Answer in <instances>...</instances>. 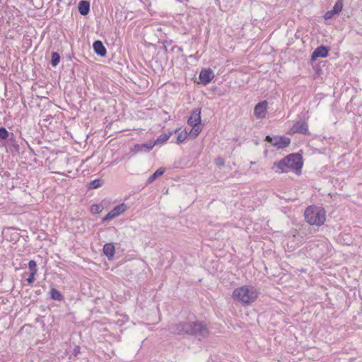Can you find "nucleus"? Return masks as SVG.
I'll return each instance as SVG.
<instances>
[{
  "label": "nucleus",
  "instance_id": "obj_1",
  "mask_svg": "<svg viewBox=\"0 0 362 362\" xmlns=\"http://www.w3.org/2000/svg\"><path fill=\"white\" fill-rule=\"evenodd\" d=\"M168 330L173 334L189 336L201 341L207 338L210 332L206 323L201 320H185L168 325Z\"/></svg>",
  "mask_w": 362,
  "mask_h": 362
},
{
  "label": "nucleus",
  "instance_id": "obj_2",
  "mask_svg": "<svg viewBox=\"0 0 362 362\" xmlns=\"http://www.w3.org/2000/svg\"><path fill=\"white\" fill-rule=\"evenodd\" d=\"M258 294L259 293L255 287L243 286L235 288L233 292L232 296L235 300L245 304H250L257 298Z\"/></svg>",
  "mask_w": 362,
  "mask_h": 362
},
{
  "label": "nucleus",
  "instance_id": "obj_3",
  "mask_svg": "<svg viewBox=\"0 0 362 362\" xmlns=\"http://www.w3.org/2000/svg\"><path fill=\"white\" fill-rule=\"evenodd\" d=\"M304 216L310 225L322 226L325 221V211L323 209L310 206L305 209Z\"/></svg>",
  "mask_w": 362,
  "mask_h": 362
},
{
  "label": "nucleus",
  "instance_id": "obj_4",
  "mask_svg": "<svg viewBox=\"0 0 362 362\" xmlns=\"http://www.w3.org/2000/svg\"><path fill=\"white\" fill-rule=\"evenodd\" d=\"M303 161V160H280L278 163H274V165L279 173L295 171L296 174L299 175L301 173Z\"/></svg>",
  "mask_w": 362,
  "mask_h": 362
},
{
  "label": "nucleus",
  "instance_id": "obj_5",
  "mask_svg": "<svg viewBox=\"0 0 362 362\" xmlns=\"http://www.w3.org/2000/svg\"><path fill=\"white\" fill-rule=\"evenodd\" d=\"M57 160H52L49 164V168L55 170V173L59 174H74V172H78L77 165L76 164V160H59L61 163L59 166H55V162Z\"/></svg>",
  "mask_w": 362,
  "mask_h": 362
},
{
  "label": "nucleus",
  "instance_id": "obj_6",
  "mask_svg": "<svg viewBox=\"0 0 362 362\" xmlns=\"http://www.w3.org/2000/svg\"><path fill=\"white\" fill-rule=\"evenodd\" d=\"M266 141L277 149H283L287 147L291 143L290 139L286 136H267Z\"/></svg>",
  "mask_w": 362,
  "mask_h": 362
},
{
  "label": "nucleus",
  "instance_id": "obj_7",
  "mask_svg": "<svg viewBox=\"0 0 362 362\" xmlns=\"http://www.w3.org/2000/svg\"><path fill=\"white\" fill-rule=\"evenodd\" d=\"M290 132L292 134L298 133L303 135L310 134L308 129V122L305 120L302 119L296 120L291 128Z\"/></svg>",
  "mask_w": 362,
  "mask_h": 362
},
{
  "label": "nucleus",
  "instance_id": "obj_8",
  "mask_svg": "<svg viewBox=\"0 0 362 362\" xmlns=\"http://www.w3.org/2000/svg\"><path fill=\"white\" fill-rule=\"evenodd\" d=\"M127 209V206L124 203L115 206L104 218H103L102 222L103 223L115 218L124 212Z\"/></svg>",
  "mask_w": 362,
  "mask_h": 362
},
{
  "label": "nucleus",
  "instance_id": "obj_9",
  "mask_svg": "<svg viewBox=\"0 0 362 362\" xmlns=\"http://www.w3.org/2000/svg\"><path fill=\"white\" fill-rule=\"evenodd\" d=\"M154 147V144L148 141L144 144H136L130 148V151L134 154L148 153L151 151Z\"/></svg>",
  "mask_w": 362,
  "mask_h": 362
},
{
  "label": "nucleus",
  "instance_id": "obj_10",
  "mask_svg": "<svg viewBox=\"0 0 362 362\" xmlns=\"http://www.w3.org/2000/svg\"><path fill=\"white\" fill-rule=\"evenodd\" d=\"M267 109V102L266 100L258 103L254 108V114L257 118L262 119L265 117Z\"/></svg>",
  "mask_w": 362,
  "mask_h": 362
},
{
  "label": "nucleus",
  "instance_id": "obj_11",
  "mask_svg": "<svg viewBox=\"0 0 362 362\" xmlns=\"http://www.w3.org/2000/svg\"><path fill=\"white\" fill-rule=\"evenodd\" d=\"M214 74L211 69H202L199 74V79L202 83L204 86L209 83L214 78Z\"/></svg>",
  "mask_w": 362,
  "mask_h": 362
},
{
  "label": "nucleus",
  "instance_id": "obj_12",
  "mask_svg": "<svg viewBox=\"0 0 362 362\" xmlns=\"http://www.w3.org/2000/svg\"><path fill=\"white\" fill-rule=\"evenodd\" d=\"M187 124L189 126H197L201 124V109L197 108L192 111Z\"/></svg>",
  "mask_w": 362,
  "mask_h": 362
},
{
  "label": "nucleus",
  "instance_id": "obj_13",
  "mask_svg": "<svg viewBox=\"0 0 362 362\" xmlns=\"http://www.w3.org/2000/svg\"><path fill=\"white\" fill-rule=\"evenodd\" d=\"M328 49L325 46H319L317 47L312 53L311 59L315 60L316 59L325 58L328 55Z\"/></svg>",
  "mask_w": 362,
  "mask_h": 362
},
{
  "label": "nucleus",
  "instance_id": "obj_14",
  "mask_svg": "<svg viewBox=\"0 0 362 362\" xmlns=\"http://www.w3.org/2000/svg\"><path fill=\"white\" fill-rule=\"evenodd\" d=\"M8 149L9 151L12 152L13 156H17L20 152V146L16 141L14 134L8 140Z\"/></svg>",
  "mask_w": 362,
  "mask_h": 362
},
{
  "label": "nucleus",
  "instance_id": "obj_15",
  "mask_svg": "<svg viewBox=\"0 0 362 362\" xmlns=\"http://www.w3.org/2000/svg\"><path fill=\"white\" fill-rule=\"evenodd\" d=\"M173 132H168V133H164L160 134L157 137L156 140L151 141V143L154 144L155 146H162L170 138Z\"/></svg>",
  "mask_w": 362,
  "mask_h": 362
},
{
  "label": "nucleus",
  "instance_id": "obj_16",
  "mask_svg": "<svg viewBox=\"0 0 362 362\" xmlns=\"http://www.w3.org/2000/svg\"><path fill=\"white\" fill-rule=\"evenodd\" d=\"M93 47L94 52L100 57L105 56L107 51L103 42L100 40H96L93 42Z\"/></svg>",
  "mask_w": 362,
  "mask_h": 362
},
{
  "label": "nucleus",
  "instance_id": "obj_17",
  "mask_svg": "<svg viewBox=\"0 0 362 362\" xmlns=\"http://www.w3.org/2000/svg\"><path fill=\"white\" fill-rule=\"evenodd\" d=\"M103 253L108 258L109 260L112 259L115 253V247L113 243H106L103 247Z\"/></svg>",
  "mask_w": 362,
  "mask_h": 362
},
{
  "label": "nucleus",
  "instance_id": "obj_18",
  "mask_svg": "<svg viewBox=\"0 0 362 362\" xmlns=\"http://www.w3.org/2000/svg\"><path fill=\"white\" fill-rule=\"evenodd\" d=\"M166 168L160 167L157 170H156L147 180L146 185H150L153 183L156 179L163 175L165 172Z\"/></svg>",
  "mask_w": 362,
  "mask_h": 362
},
{
  "label": "nucleus",
  "instance_id": "obj_19",
  "mask_svg": "<svg viewBox=\"0 0 362 362\" xmlns=\"http://www.w3.org/2000/svg\"><path fill=\"white\" fill-rule=\"evenodd\" d=\"M90 11V3L87 1H81L78 4V11L82 16H86Z\"/></svg>",
  "mask_w": 362,
  "mask_h": 362
},
{
  "label": "nucleus",
  "instance_id": "obj_20",
  "mask_svg": "<svg viewBox=\"0 0 362 362\" xmlns=\"http://www.w3.org/2000/svg\"><path fill=\"white\" fill-rule=\"evenodd\" d=\"M180 129H176L175 133H177V136L176 137V143L177 144H181L184 142L187 136H188V132L186 131V129L182 130L180 132Z\"/></svg>",
  "mask_w": 362,
  "mask_h": 362
},
{
  "label": "nucleus",
  "instance_id": "obj_21",
  "mask_svg": "<svg viewBox=\"0 0 362 362\" xmlns=\"http://www.w3.org/2000/svg\"><path fill=\"white\" fill-rule=\"evenodd\" d=\"M13 133L8 132L5 127H0V143L2 141L9 140L12 137Z\"/></svg>",
  "mask_w": 362,
  "mask_h": 362
},
{
  "label": "nucleus",
  "instance_id": "obj_22",
  "mask_svg": "<svg viewBox=\"0 0 362 362\" xmlns=\"http://www.w3.org/2000/svg\"><path fill=\"white\" fill-rule=\"evenodd\" d=\"M49 293L50 297L53 300L61 301L64 298L62 294L54 288H52Z\"/></svg>",
  "mask_w": 362,
  "mask_h": 362
},
{
  "label": "nucleus",
  "instance_id": "obj_23",
  "mask_svg": "<svg viewBox=\"0 0 362 362\" xmlns=\"http://www.w3.org/2000/svg\"><path fill=\"white\" fill-rule=\"evenodd\" d=\"M103 184V180H100V179H96V180H94L90 182L88 184V189H97V188L101 187Z\"/></svg>",
  "mask_w": 362,
  "mask_h": 362
},
{
  "label": "nucleus",
  "instance_id": "obj_24",
  "mask_svg": "<svg viewBox=\"0 0 362 362\" xmlns=\"http://www.w3.org/2000/svg\"><path fill=\"white\" fill-rule=\"evenodd\" d=\"M59 61H60L59 54L57 52H52V57H51V62H50L52 66L55 67L56 66L58 65V64L59 63Z\"/></svg>",
  "mask_w": 362,
  "mask_h": 362
},
{
  "label": "nucleus",
  "instance_id": "obj_25",
  "mask_svg": "<svg viewBox=\"0 0 362 362\" xmlns=\"http://www.w3.org/2000/svg\"><path fill=\"white\" fill-rule=\"evenodd\" d=\"M343 2L344 0H337L333 6V12H336L337 14H339L343 9Z\"/></svg>",
  "mask_w": 362,
  "mask_h": 362
},
{
  "label": "nucleus",
  "instance_id": "obj_26",
  "mask_svg": "<svg viewBox=\"0 0 362 362\" xmlns=\"http://www.w3.org/2000/svg\"><path fill=\"white\" fill-rule=\"evenodd\" d=\"M28 268L30 274H37V263L35 260H30L28 262Z\"/></svg>",
  "mask_w": 362,
  "mask_h": 362
},
{
  "label": "nucleus",
  "instance_id": "obj_27",
  "mask_svg": "<svg viewBox=\"0 0 362 362\" xmlns=\"http://www.w3.org/2000/svg\"><path fill=\"white\" fill-rule=\"evenodd\" d=\"M103 209V207L100 204H93L90 206V212L93 214H100Z\"/></svg>",
  "mask_w": 362,
  "mask_h": 362
},
{
  "label": "nucleus",
  "instance_id": "obj_28",
  "mask_svg": "<svg viewBox=\"0 0 362 362\" xmlns=\"http://www.w3.org/2000/svg\"><path fill=\"white\" fill-rule=\"evenodd\" d=\"M192 129H191L190 132L193 134L194 136L196 137L201 132L202 128L200 124L197 126H191Z\"/></svg>",
  "mask_w": 362,
  "mask_h": 362
},
{
  "label": "nucleus",
  "instance_id": "obj_29",
  "mask_svg": "<svg viewBox=\"0 0 362 362\" xmlns=\"http://www.w3.org/2000/svg\"><path fill=\"white\" fill-rule=\"evenodd\" d=\"M336 12H333V9L327 11L324 15V18L325 20L331 19L334 15H336Z\"/></svg>",
  "mask_w": 362,
  "mask_h": 362
},
{
  "label": "nucleus",
  "instance_id": "obj_30",
  "mask_svg": "<svg viewBox=\"0 0 362 362\" xmlns=\"http://www.w3.org/2000/svg\"><path fill=\"white\" fill-rule=\"evenodd\" d=\"M284 158H302L298 153H291L285 156Z\"/></svg>",
  "mask_w": 362,
  "mask_h": 362
},
{
  "label": "nucleus",
  "instance_id": "obj_31",
  "mask_svg": "<svg viewBox=\"0 0 362 362\" xmlns=\"http://www.w3.org/2000/svg\"><path fill=\"white\" fill-rule=\"evenodd\" d=\"M36 274H30L29 275V277L26 279V281L28 284H32L35 281V276Z\"/></svg>",
  "mask_w": 362,
  "mask_h": 362
},
{
  "label": "nucleus",
  "instance_id": "obj_32",
  "mask_svg": "<svg viewBox=\"0 0 362 362\" xmlns=\"http://www.w3.org/2000/svg\"><path fill=\"white\" fill-rule=\"evenodd\" d=\"M217 165H223L224 160H216Z\"/></svg>",
  "mask_w": 362,
  "mask_h": 362
},
{
  "label": "nucleus",
  "instance_id": "obj_33",
  "mask_svg": "<svg viewBox=\"0 0 362 362\" xmlns=\"http://www.w3.org/2000/svg\"><path fill=\"white\" fill-rule=\"evenodd\" d=\"M250 164H251V165L255 164V162H252V161H251V162H250Z\"/></svg>",
  "mask_w": 362,
  "mask_h": 362
}]
</instances>
